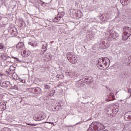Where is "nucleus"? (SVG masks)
I'll return each instance as SVG.
<instances>
[{
  "label": "nucleus",
  "instance_id": "nucleus-5",
  "mask_svg": "<svg viewBox=\"0 0 131 131\" xmlns=\"http://www.w3.org/2000/svg\"><path fill=\"white\" fill-rule=\"evenodd\" d=\"M29 91L32 94L36 95L37 94H40L41 93V89L39 87L30 88Z\"/></svg>",
  "mask_w": 131,
  "mask_h": 131
},
{
  "label": "nucleus",
  "instance_id": "nucleus-11",
  "mask_svg": "<svg viewBox=\"0 0 131 131\" xmlns=\"http://www.w3.org/2000/svg\"><path fill=\"white\" fill-rule=\"evenodd\" d=\"M124 118L126 121L131 120V111L126 112L124 115Z\"/></svg>",
  "mask_w": 131,
  "mask_h": 131
},
{
  "label": "nucleus",
  "instance_id": "nucleus-35",
  "mask_svg": "<svg viewBox=\"0 0 131 131\" xmlns=\"http://www.w3.org/2000/svg\"><path fill=\"white\" fill-rule=\"evenodd\" d=\"M6 104L2 105L1 107H0V108L3 110H6Z\"/></svg>",
  "mask_w": 131,
  "mask_h": 131
},
{
  "label": "nucleus",
  "instance_id": "nucleus-51",
  "mask_svg": "<svg viewBox=\"0 0 131 131\" xmlns=\"http://www.w3.org/2000/svg\"><path fill=\"white\" fill-rule=\"evenodd\" d=\"M0 20H2V16H0Z\"/></svg>",
  "mask_w": 131,
  "mask_h": 131
},
{
  "label": "nucleus",
  "instance_id": "nucleus-19",
  "mask_svg": "<svg viewBox=\"0 0 131 131\" xmlns=\"http://www.w3.org/2000/svg\"><path fill=\"white\" fill-rule=\"evenodd\" d=\"M24 47V43L23 42H18L16 46V49H22Z\"/></svg>",
  "mask_w": 131,
  "mask_h": 131
},
{
  "label": "nucleus",
  "instance_id": "nucleus-26",
  "mask_svg": "<svg viewBox=\"0 0 131 131\" xmlns=\"http://www.w3.org/2000/svg\"><path fill=\"white\" fill-rule=\"evenodd\" d=\"M72 77H77L78 76V73L74 71L72 73Z\"/></svg>",
  "mask_w": 131,
  "mask_h": 131
},
{
  "label": "nucleus",
  "instance_id": "nucleus-10",
  "mask_svg": "<svg viewBox=\"0 0 131 131\" xmlns=\"http://www.w3.org/2000/svg\"><path fill=\"white\" fill-rule=\"evenodd\" d=\"M124 118L126 121L131 120V111L126 112L124 115Z\"/></svg>",
  "mask_w": 131,
  "mask_h": 131
},
{
  "label": "nucleus",
  "instance_id": "nucleus-3",
  "mask_svg": "<svg viewBox=\"0 0 131 131\" xmlns=\"http://www.w3.org/2000/svg\"><path fill=\"white\" fill-rule=\"evenodd\" d=\"M67 57L70 63L72 64H76L77 63V57L73 53L68 52L67 54Z\"/></svg>",
  "mask_w": 131,
  "mask_h": 131
},
{
  "label": "nucleus",
  "instance_id": "nucleus-27",
  "mask_svg": "<svg viewBox=\"0 0 131 131\" xmlns=\"http://www.w3.org/2000/svg\"><path fill=\"white\" fill-rule=\"evenodd\" d=\"M55 92L56 91L55 90H52L51 92H49V95L50 97H53V96L55 95Z\"/></svg>",
  "mask_w": 131,
  "mask_h": 131
},
{
  "label": "nucleus",
  "instance_id": "nucleus-29",
  "mask_svg": "<svg viewBox=\"0 0 131 131\" xmlns=\"http://www.w3.org/2000/svg\"><path fill=\"white\" fill-rule=\"evenodd\" d=\"M55 110L57 109L56 111H59V110H60V109H63V107H62V105H57L55 108Z\"/></svg>",
  "mask_w": 131,
  "mask_h": 131
},
{
  "label": "nucleus",
  "instance_id": "nucleus-14",
  "mask_svg": "<svg viewBox=\"0 0 131 131\" xmlns=\"http://www.w3.org/2000/svg\"><path fill=\"white\" fill-rule=\"evenodd\" d=\"M113 106L108 107L107 113L108 115H110V117H113Z\"/></svg>",
  "mask_w": 131,
  "mask_h": 131
},
{
  "label": "nucleus",
  "instance_id": "nucleus-13",
  "mask_svg": "<svg viewBox=\"0 0 131 131\" xmlns=\"http://www.w3.org/2000/svg\"><path fill=\"white\" fill-rule=\"evenodd\" d=\"M108 99L107 101H113V100H115V96H114V93H111L107 96Z\"/></svg>",
  "mask_w": 131,
  "mask_h": 131
},
{
  "label": "nucleus",
  "instance_id": "nucleus-25",
  "mask_svg": "<svg viewBox=\"0 0 131 131\" xmlns=\"http://www.w3.org/2000/svg\"><path fill=\"white\" fill-rule=\"evenodd\" d=\"M31 41L33 44V48H35V47H37V42H36L35 40H32Z\"/></svg>",
  "mask_w": 131,
  "mask_h": 131
},
{
  "label": "nucleus",
  "instance_id": "nucleus-24",
  "mask_svg": "<svg viewBox=\"0 0 131 131\" xmlns=\"http://www.w3.org/2000/svg\"><path fill=\"white\" fill-rule=\"evenodd\" d=\"M108 33H109L110 36L111 37H112L113 38H114V35H115V34H114V33H113V30L110 31Z\"/></svg>",
  "mask_w": 131,
  "mask_h": 131
},
{
  "label": "nucleus",
  "instance_id": "nucleus-31",
  "mask_svg": "<svg viewBox=\"0 0 131 131\" xmlns=\"http://www.w3.org/2000/svg\"><path fill=\"white\" fill-rule=\"evenodd\" d=\"M0 4L1 6H5V4H6V0H1Z\"/></svg>",
  "mask_w": 131,
  "mask_h": 131
},
{
  "label": "nucleus",
  "instance_id": "nucleus-33",
  "mask_svg": "<svg viewBox=\"0 0 131 131\" xmlns=\"http://www.w3.org/2000/svg\"><path fill=\"white\" fill-rule=\"evenodd\" d=\"M27 125H30L31 126H36V125H37V124H31V123H26Z\"/></svg>",
  "mask_w": 131,
  "mask_h": 131
},
{
  "label": "nucleus",
  "instance_id": "nucleus-22",
  "mask_svg": "<svg viewBox=\"0 0 131 131\" xmlns=\"http://www.w3.org/2000/svg\"><path fill=\"white\" fill-rule=\"evenodd\" d=\"M120 2L123 6H126L128 4V0H120Z\"/></svg>",
  "mask_w": 131,
  "mask_h": 131
},
{
  "label": "nucleus",
  "instance_id": "nucleus-23",
  "mask_svg": "<svg viewBox=\"0 0 131 131\" xmlns=\"http://www.w3.org/2000/svg\"><path fill=\"white\" fill-rule=\"evenodd\" d=\"M42 50H44L41 52V55H43V54H45V53L47 52V50H48V49H47V46L43 45L42 47Z\"/></svg>",
  "mask_w": 131,
  "mask_h": 131
},
{
  "label": "nucleus",
  "instance_id": "nucleus-41",
  "mask_svg": "<svg viewBox=\"0 0 131 131\" xmlns=\"http://www.w3.org/2000/svg\"><path fill=\"white\" fill-rule=\"evenodd\" d=\"M8 30L5 31L4 32V34H6V35L9 34V33H7V32H9Z\"/></svg>",
  "mask_w": 131,
  "mask_h": 131
},
{
  "label": "nucleus",
  "instance_id": "nucleus-52",
  "mask_svg": "<svg viewBox=\"0 0 131 131\" xmlns=\"http://www.w3.org/2000/svg\"><path fill=\"white\" fill-rule=\"evenodd\" d=\"M79 82H78L77 83H76V85H77V84H78Z\"/></svg>",
  "mask_w": 131,
  "mask_h": 131
},
{
  "label": "nucleus",
  "instance_id": "nucleus-2",
  "mask_svg": "<svg viewBox=\"0 0 131 131\" xmlns=\"http://www.w3.org/2000/svg\"><path fill=\"white\" fill-rule=\"evenodd\" d=\"M122 39L126 40L131 35V28L129 27H124L123 30Z\"/></svg>",
  "mask_w": 131,
  "mask_h": 131
},
{
  "label": "nucleus",
  "instance_id": "nucleus-7",
  "mask_svg": "<svg viewBox=\"0 0 131 131\" xmlns=\"http://www.w3.org/2000/svg\"><path fill=\"white\" fill-rule=\"evenodd\" d=\"M104 68H108L110 65V60L107 57H102Z\"/></svg>",
  "mask_w": 131,
  "mask_h": 131
},
{
  "label": "nucleus",
  "instance_id": "nucleus-17",
  "mask_svg": "<svg viewBox=\"0 0 131 131\" xmlns=\"http://www.w3.org/2000/svg\"><path fill=\"white\" fill-rule=\"evenodd\" d=\"M10 84V82L9 81H4L1 84V86L2 88H8V86Z\"/></svg>",
  "mask_w": 131,
  "mask_h": 131
},
{
  "label": "nucleus",
  "instance_id": "nucleus-8",
  "mask_svg": "<svg viewBox=\"0 0 131 131\" xmlns=\"http://www.w3.org/2000/svg\"><path fill=\"white\" fill-rule=\"evenodd\" d=\"M84 81L86 82L87 84H91L92 83L94 79L91 76L84 77Z\"/></svg>",
  "mask_w": 131,
  "mask_h": 131
},
{
  "label": "nucleus",
  "instance_id": "nucleus-36",
  "mask_svg": "<svg viewBox=\"0 0 131 131\" xmlns=\"http://www.w3.org/2000/svg\"><path fill=\"white\" fill-rule=\"evenodd\" d=\"M58 18H63V17L64 16V15L62 14H60L58 13V14L57 15Z\"/></svg>",
  "mask_w": 131,
  "mask_h": 131
},
{
  "label": "nucleus",
  "instance_id": "nucleus-20",
  "mask_svg": "<svg viewBox=\"0 0 131 131\" xmlns=\"http://www.w3.org/2000/svg\"><path fill=\"white\" fill-rule=\"evenodd\" d=\"M1 58L4 60V61L7 60L9 58H10V56H8L7 54L3 53L1 55Z\"/></svg>",
  "mask_w": 131,
  "mask_h": 131
},
{
  "label": "nucleus",
  "instance_id": "nucleus-16",
  "mask_svg": "<svg viewBox=\"0 0 131 131\" xmlns=\"http://www.w3.org/2000/svg\"><path fill=\"white\" fill-rule=\"evenodd\" d=\"M118 107L113 106V117L115 116L119 111Z\"/></svg>",
  "mask_w": 131,
  "mask_h": 131
},
{
  "label": "nucleus",
  "instance_id": "nucleus-30",
  "mask_svg": "<svg viewBox=\"0 0 131 131\" xmlns=\"http://www.w3.org/2000/svg\"><path fill=\"white\" fill-rule=\"evenodd\" d=\"M56 77L57 78H64V75H63L62 74H58L57 75H56Z\"/></svg>",
  "mask_w": 131,
  "mask_h": 131
},
{
  "label": "nucleus",
  "instance_id": "nucleus-39",
  "mask_svg": "<svg viewBox=\"0 0 131 131\" xmlns=\"http://www.w3.org/2000/svg\"><path fill=\"white\" fill-rule=\"evenodd\" d=\"M28 45H29V46H31L33 48V44L31 41L28 42Z\"/></svg>",
  "mask_w": 131,
  "mask_h": 131
},
{
  "label": "nucleus",
  "instance_id": "nucleus-44",
  "mask_svg": "<svg viewBox=\"0 0 131 131\" xmlns=\"http://www.w3.org/2000/svg\"><path fill=\"white\" fill-rule=\"evenodd\" d=\"M5 73H6V74H7V75H10V72L8 71H6L5 72Z\"/></svg>",
  "mask_w": 131,
  "mask_h": 131
},
{
  "label": "nucleus",
  "instance_id": "nucleus-47",
  "mask_svg": "<svg viewBox=\"0 0 131 131\" xmlns=\"http://www.w3.org/2000/svg\"><path fill=\"white\" fill-rule=\"evenodd\" d=\"M21 82H23V83H24V82H25V80H21Z\"/></svg>",
  "mask_w": 131,
  "mask_h": 131
},
{
  "label": "nucleus",
  "instance_id": "nucleus-40",
  "mask_svg": "<svg viewBox=\"0 0 131 131\" xmlns=\"http://www.w3.org/2000/svg\"><path fill=\"white\" fill-rule=\"evenodd\" d=\"M40 4H41L42 6H43V5H46V4H47V3L40 1Z\"/></svg>",
  "mask_w": 131,
  "mask_h": 131
},
{
  "label": "nucleus",
  "instance_id": "nucleus-49",
  "mask_svg": "<svg viewBox=\"0 0 131 131\" xmlns=\"http://www.w3.org/2000/svg\"><path fill=\"white\" fill-rule=\"evenodd\" d=\"M11 58H12V59H15V58H17V57H14V56H11Z\"/></svg>",
  "mask_w": 131,
  "mask_h": 131
},
{
  "label": "nucleus",
  "instance_id": "nucleus-46",
  "mask_svg": "<svg viewBox=\"0 0 131 131\" xmlns=\"http://www.w3.org/2000/svg\"><path fill=\"white\" fill-rule=\"evenodd\" d=\"M15 60H16V61H18V62H21V61H19V58H15Z\"/></svg>",
  "mask_w": 131,
  "mask_h": 131
},
{
  "label": "nucleus",
  "instance_id": "nucleus-42",
  "mask_svg": "<svg viewBox=\"0 0 131 131\" xmlns=\"http://www.w3.org/2000/svg\"><path fill=\"white\" fill-rule=\"evenodd\" d=\"M12 68H14V67L13 66H10V67L9 68L10 71H13V70H11V69H12Z\"/></svg>",
  "mask_w": 131,
  "mask_h": 131
},
{
  "label": "nucleus",
  "instance_id": "nucleus-48",
  "mask_svg": "<svg viewBox=\"0 0 131 131\" xmlns=\"http://www.w3.org/2000/svg\"><path fill=\"white\" fill-rule=\"evenodd\" d=\"M48 123H49L50 124H54V123H52L51 122H48Z\"/></svg>",
  "mask_w": 131,
  "mask_h": 131
},
{
  "label": "nucleus",
  "instance_id": "nucleus-6",
  "mask_svg": "<svg viewBox=\"0 0 131 131\" xmlns=\"http://www.w3.org/2000/svg\"><path fill=\"white\" fill-rule=\"evenodd\" d=\"M97 66L98 68H99V69H101V70H102V69H104V63L103 62L102 57L98 59Z\"/></svg>",
  "mask_w": 131,
  "mask_h": 131
},
{
  "label": "nucleus",
  "instance_id": "nucleus-45",
  "mask_svg": "<svg viewBox=\"0 0 131 131\" xmlns=\"http://www.w3.org/2000/svg\"><path fill=\"white\" fill-rule=\"evenodd\" d=\"M81 124V121H80V122L77 123L75 125H77L78 124Z\"/></svg>",
  "mask_w": 131,
  "mask_h": 131
},
{
  "label": "nucleus",
  "instance_id": "nucleus-38",
  "mask_svg": "<svg viewBox=\"0 0 131 131\" xmlns=\"http://www.w3.org/2000/svg\"><path fill=\"white\" fill-rule=\"evenodd\" d=\"M4 105H6V103L3 102H2L0 103V107H2V106H3Z\"/></svg>",
  "mask_w": 131,
  "mask_h": 131
},
{
  "label": "nucleus",
  "instance_id": "nucleus-9",
  "mask_svg": "<svg viewBox=\"0 0 131 131\" xmlns=\"http://www.w3.org/2000/svg\"><path fill=\"white\" fill-rule=\"evenodd\" d=\"M46 118V117L42 114L35 115L34 116V119L35 121H40V120H43Z\"/></svg>",
  "mask_w": 131,
  "mask_h": 131
},
{
  "label": "nucleus",
  "instance_id": "nucleus-1",
  "mask_svg": "<svg viewBox=\"0 0 131 131\" xmlns=\"http://www.w3.org/2000/svg\"><path fill=\"white\" fill-rule=\"evenodd\" d=\"M105 129V126L99 122H94L90 125L87 131H101Z\"/></svg>",
  "mask_w": 131,
  "mask_h": 131
},
{
  "label": "nucleus",
  "instance_id": "nucleus-53",
  "mask_svg": "<svg viewBox=\"0 0 131 131\" xmlns=\"http://www.w3.org/2000/svg\"><path fill=\"white\" fill-rule=\"evenodd\" d=\"M110 91L111 92V90L110 89Z\"/></svg>",
  "mask_w": 131,
  "mask_h": 131
},
{
  "label": "nucleus",
  "instance_id": "nucleus-21",
  "mask_svg": "<svg viewBox=\"0 0 131 131\" xmlns=\"http://www.w3.org/2000/svg\"><path fill=\"white\" fill-rule=\"evenodd\" d=\"M23 57H25V58H27L28 56H29V54H28V52L26 51V50H24L22 53Z\"/></svg>",
  "mask_w": 131,
  "mask_h": 131
},
{
  "label": "nucleus",
  "instance_id": "nucleus-43",
  "mask_svg": "<svg viewBox=\"0 0 131 131\" xmlns=\"http://www.w3.org/2000/svg\"><path fill=\"white\" fill-rule=\"evenodd\" d=\"M14 79H19L20 77H19V76H18V75H16V77L14 78Z\"/></svg>",
  "mask_w": 131,
  "mask_h": 131
},
{
  "label": "nucleus",
  "instance_id": "nucleus-34",
  "mask_svg": "<svg viewBox=\"0 0 131 131\" xmlns=\"http://www.w3.org/2000/svg\"><path fill=\"white\" fill-rule=\"evenodd\" d=\"M45 88L46 90H50L51 89V86H50L48 84H46L45 85Z\"/></svg>",
  "mask_w": 131,
  "mask_h": 131
},
{
  "label": "nucleus",
  "instance_id": "nucleus-12",
  "mask_svg": "<svg viewBox=\"0 0 131 131\" xmlns=\"http://www.w3.org/2000/svg\"><path fill=\"white\" fill-rule=\"evenodd\" d=\"M98 19H100V21H103V22L104 21H107L108 20V17L105 14H100L97 17Z\"/></svg>",
  "mask_w": 131,
  "mask_h": 131
},
{
  "label": "nucleus",
  "instance_id": "nucleus-15",
  "mask_svg": "<svg viewBox=\"0 0 131 131\" xmlns=\"http://www.w3.org/2000/svg\"><path fill=\"white\" fill-rule=\"evenodd\" d=\"M102 45L104 46V49H108L110 47V42L108 41H102Z\"/></svg>",
  "mask_w": 131,
  "mask_h": 131
},
{
  "label": "nucleus",
  "instance_id": "nucleus-18",
  "mask_svg": "<svg viewBox=\"0 0 131 131\" xmlns=\"http://www.w3.org/2000/svg\"><path fill=\"white\" fill-rule=\"evenodd\" d=\"M129 75H130V74H129V71L123 72L122 74V77L123 78H127V77H128Z\"/></svg>",
  "mask_w": 131,
  "mask_h": 131
},
{
  "label": "nucleus",
  "instance_id": "nucleus-28",
  "mask_svg": "<svg viewBox=\"0 0 131 131\" xmlns=\"http://www.w3.org/2000/svg\"><path fill=\"white\" fill-rule=\"evenodd\" d=\"M53 22H59L60 21V18L58 16H56L53 20Z\"/></svg>",
  "mask_w": 131,
  "mask_h": 131
},
{
  "label": "nucleus",
  "instance_id": "nucleus-54",
  "mask_svg": "<svg viewBox=\"0 0 131 131\" xmlns=\"http://www.w3.org/2000/svg\"><path fill=\"white\" fill-rule=\"evenodd\" d=\"M94 21H95V18H94Z\"/></svg>",
  "mask_w": 131,
  "mask_h": 131
},
{
  "label": "nucleus",
  "instance_id": "nucleus-37",
  "mask_svg": "<svg viewBox=\"0 0 131 131\" xmlns=\"http://www.w3.org/2000/svg\"><path fill=\"white\" fill-rule=\"evenodd\" d=\"M4 45H3V44L1 43L0 44V50H3V49H4Z\"/></svg>",
  "mask_w": 131,
  "mask_h": 131
},
{
  "label": "nucleus",
  "instance_id": "nucleus-50",
  "mask_svg": "<svg viewBox=\"0 0 131 131\" xmlns=\"http://www.w3.org/2000/svg\"><path fill=\"white\" fill-rule=\"evenodd\" d=\"M95 22H99V20H95Z\"/></svg>",
  "mask_w": 131,
  "mask_h": 131
},
{
  "label": "nucleus",
  "instance_id": "nucleus-4",
  "mask_svg": "<svg viewBox=\"0 0 131 131\" xmlns=\"http://www.w3.org/2000/svg\"><path fill=\"white\" fill-rule=\"evenodd\" d=\"M8 34H10L11 37H14V36H16L18 35V30L15 27H10L8 29Z\"/></svg>",
  "mask_w": 131,
  "mask_h": 131
},
{
  "label": "nucleus",
  "instance_id": "nucleus-32",
  "mask_svg": "<svg viewBox=\"0 0 131 131\" xmlns=\"http://www.w3.org/2000/svg\"><path fill=\"white\" fill-rule=\"evenodd\" d=\"M128 93H129V96L127 97L126 99H129V98H130V97H131V89H128Z\"/></svg>",
  "mask_w": 131,
  "mask_h": 131
}]
</instances>
